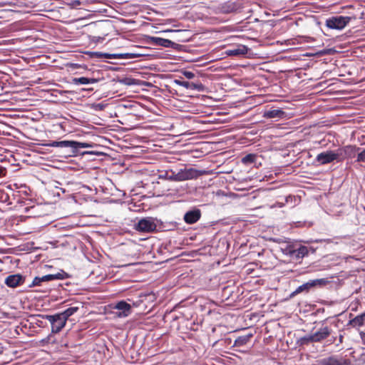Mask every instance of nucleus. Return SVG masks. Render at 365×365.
Masks as SVG:
<instances>
[{
	"instance_id": "f257e3e1",
	"label": "nucleus",
	"mask_w": 365,
	"mask_h": 365,
	"mask_svg": "<svg viewBox=\"0 0 365 365\" xmlns=\"http://www.w3.org/2000/svg\"><path fill=\"white\" fill-rule=\"evenodd\" d=\"M42 145L52 147L65 148L69 150V155L75 156L78 153L80 148H92L93 145L87 143H79L74 140L52 141L43 143Z\"/></svg>"
},
{
	"instance_id": "f03ea898",
	"label": "nucleus",
	"mask_w": 365,
	"mask_h": 365,
	"mask_svg": "<svg viewBox=\"0 0 365 365\" xmlns=\"http://www.w3.org/2000/svg\"><path fill=\"white\" fill-rule=\"evenodd\" d=\"M331 333V329L327 326H322L317 331L306 335L299 339L301 345H307L310 343L321 342L327 339Z\"/></svg>"
},
{
	"instance_id": "7ed1b4c3",
	"label": "nucleus",
	"mask_w": 365,
	"mask_h": 365,
	"mask_svg": "<svg viewBox=\"0 0 365 365\" xmlns=\"http://www.w3.org/2000/svg\"><path fill=\"white\" fill-rule=\"evenodd\" d=\"M158 220L153 217L142 218L135 224L134 228L141 232H153L157 229Z\"/></svg>"
},
{
	"instance_id": "20e7f679",
	"label": "nucleus",
	"mask_w": 365,
	"mask_h": 365,
	"mask_svg": "<svg viewBox=\"0 0 365 365\" xmlns=\"http://www.w3.org/2000/svg\"><path fill=\"white\" fill-rule=\"evenodd\" d=\"M38 317L48 320L51 324V332L53 334L60 332L67 322L59 313L54 315H38Z\"/></svg>"
},
{
	"instance_id": "39448f33",
	"label": "nucleus",
	"mask_w": 365,
	"mask_h": 365,
	"mask_svg": "<svg viewBox=\"0 0 365 365\" xmlns=\"http://www.w3.org/2000/svg\"><path fill=\"white\" fill-rule=\"evenodd\" d=\"M327 282L325 279H313L310 280L300 286H299L294 292H292L289 297L293 298L298 294L305 292L307 293L310 291V289L314 287L317 286H322L325 284Z\"/></svg>"
},
{
	"instance_id": "423d86ee",
	"label": "nucleus",
	"mask_w": 365,
	"mask_h": 365,
	"mask_svg": "<svg viewBox=\"0 0 365 365\" xmlns=\"http://www.w3.org/2000/svg\"><path fill=\"white\" fill-rule=\"evenodd\" d=\"M349 16H336L326 20V26L331 29L341 30L344 29L350 21Z\"/></svg>"
},
{
	"instance_id": "0eeeda50",
	"label": "nucleus",
	"mask_w": 365,
	"mask_h": 365,
	"mask_svg": "<svg viewBox=\"0 0 365 365\" xmlns=\"http://www.w3.org/2000/svg\"><path fill=\"white\" fill-rule=\"evenodd\" d=\"M67 274L61 271V272H58L57 274H46L43 277H36L31 284L29 285V287H33L36 286L41 285L43 282L52 281L54 279H63L67 277Z\"/></svg>"
},
{
	"instance_id": "6e6552de",
	"label": "nucleus",
	"mask_w": 365,
	"mask_h": 365,
	"mask_svg": "<svg viewBox=\"0 0 365 365\" xmlns=\"http://www.w3.org/2000/svg\"><path fill=\"white\" fill-rule=\"evenodd\" d=\"M308 248L305 246H300L297 249L288 247L284 250L286 255H288L292 259L299 260L308 255Z\"/></svg>"
},
{
	"instance_id": "1a4fd4ad",
	"label": "nucleus",
	"mask_w": 365,
	"mask_h": 365,
	"mask_svg": "<svg viewBox=\"0 0 365 365\" xmlns=\"http://www.w3.org/2000/svg\"><path fill=\"white\" fill-rule=\"evenodd\" d=\"M350 361L343 357L331 356L320 359L318 365H350Z\"/></svg>"
},
{
	"instance_id": "9d476101",
	"label": "nucleus",
	"mask_w": 365,
	"mask_h": 365,
	"mask_svg": "<svg viewBox=\"0 0 365 365\" xmlns=\"http://www.w3.org/2000/svg\"><path fill=\"white\" fill-rule=\"evenodd\" d=\"M178 182L195 179L199 176V171L194 168L180 169L176 172Z\"/></svg>"
},
{
	"instance_id": "9b49d317",
	"label": "nucleus",
	"mask_w": 365,
	"mask_h": 365,
	"mask_svg": "<svg viewBox=\"0 0 365 365\" xmlns=\"http://www.w3.org/2000/svg\"><path fill=\"white\" fill-rule=\"evenodd\" d=\"M115 309L118 310L115 313L116 316L120 318L126 317L131 313V306L125 301L118 302L114 307Z\"/></svg>"
},
{
	"instance_id": "f8f14e48",
	"label": "nucleus",
	"mask_w": 365,
	"mask_h": 365,
	"mask_svg": "<svg viewBox=\"0 0 365 365\" xmlns=\"http://www.w3.org/2000/svg\"><path fill=\"white\" fill-rule=\"evenodd\" d=\"M339 154L334 151L323 152L317 155L316 160L321 165L333 162L338 158Z\"/></svg>"
},
{
	"instance_id": "ddd939ff",
	"label": "nucleus",
	"mask_w": 365,
	"mask_h": 365,
	"mask_svg": "<svg viewBox=\"0 0 365 365\" xmlns=\"http://www.w3.org/2000/svg\"><path fill=\"white\" fill-rule=\"evenodd\" d=\"M25 278L20 274H11L6 277L5 284L9 287H16L24 283Z\"/></svg>"
},
{
	"instance_id": "4468645a",
	"label": "nucleus",
	"mask_w": 365,
	"mask_h": 365,
	"mask_svg": "<svg viewBox=\"0 0 365 365\" xmlns=\"http://www.w3.org/2000/svg\"><path fill=\"white\" fill-rule=\"evenodd\" d=\"M201 217V212L198 209H195L187 212L184 215V220L187 224H193L197 222Z\"/></svg>"
},
{
	"instance_id": "2eb2a0df",
	"label": "nucleus",
	"mask_w": 365,
	"mask_h": 365,
	"mask_svg": "<svg viewBox=\"0 0 365 365\" xmlns=\"http://www.w3.org/2000/svg\"><path fill=\"white\" fill-rule=\"evenodd\" d=\"M248 51L247 46L244 45H237L233 48L227 49L225 53L229 56H240L245 55Z\"/></svg>"
},
{
	"instance_id": "dca6fc26",
	"label": "nucleus",
	"mask_w": 365,
	"mask_h": 365,
	"mask_svg": "<svg viewBox=\"0 0 365 365\" xmlns=\"http://www.w3.org/2000/svg\"><path fill=\"white\" fill-rule=\"evenodd\" d=\"M150 41L154 45L160 46L165 48L172 47L173 45L174 44V43L172 41L166 38H163L160 37H151Z\"/></svg>"
},
{
	"instance_id": "f3484780",
	"label": "nucleus",
	"mask_w": 365,
	"mask_h": 365,
	"mask_svg": "<svg viewBox=\"0 0 365 365\" xmlns=\"http://www.w3.org/2000/svg\"><path fill=\"white\" fill-rule=\"evenodd\" d=\"M349 324L353 327H360L365 325V312L350 320Z\"/></svg>"
},
{
	"instance_id": "a211bd4d",
	"label": "nucleus",
	"mask_w": 365,
	"mask_h": 365,
	"mask_svg": "<svg viewBox=\"0 0 365 365\" xmlns=\"http://www.w3.org/2000/svg\"><path fill=\"white\" fill-rule=\"evenodd\" d=\"M72 82L75 85H85L89 83H95L98 82L96 78H90L86 77L74 78L72 79Z\"/></svg>"
},
{
	"instance_id": "6ab92c4d",
	"label": "nucleus",
	"mask_w": 365,
	"mask_h": 365,
	"mask_svg": "<svg viewBox=\"0 0 365 365\" xmlns=\"http://www.w3.org/2000/svg\"><path fill=\"white\" fill-rule=\"evenodd\" d=\"M284 115V112L279 109H273L265 111L264 117L267 118H282Z\"/></svg>"
},
{
	"instance_id": "aec40b11",
	"label": "nucleus",
	"mask_w": 365,
	"mask_h": 365,
	"mask_svg": "<svg viewBox=\"0 0 365 365\" xmlns=\"http://www.w3.org/2000/svg\"><path fill=\"white\" fill-rule=\"evenodd\" d=\"M237 10V6L235 3L227 2L222 4L220 7V11L224 14H230L235 12Z\"/></svg>"
},
{
	"instance_id": "412c9836",
	"label": "nucleus",
	"mask_w": 365,
	"mask_h": 365,
	"mask_svg": "<svg viewBox=\"0 0 365 365\" xmlns=\"http://www.w3.org/2000/svg\"><path fill=\"white\" fill-rule=\"evenodd\" d=\"M105 56L110 58H115V59H128L132 58L135 56L133 53H113V54H105Z\"/></svg>"
},
{
	"instance_id": "4be33fe9",
	"label": "nucleus",
	"mask_w": 365,
	"mask_h": 365,
	"mask_svg": "<svg viewBox=\"0 0 365 365\" xmlns=\"http://www.w3.org/2000/svg\"><path fill=\"white\" fill-rule=\"evenodd\" d=\"M78 310V307H72L66 309L63 312L59 313L62 317H63L66 321L69 318V317L74 314Z\"/></svg>"
},
{
	"instance_id": "5701e85b",
	"label": "nucleus",
	"mask_w": 365,
	"mask_h": 365,
	"mask_svg": "<svg viewBox=\"0 0 365 365\" xmlns=\"http://www.w3.org/2000/svg\"><path fill=\"white\" fill-rule=\"evenodd\" d=\"M256 157L255 154L250 153L242 158V163L245 165L251 164L255 161Z\"/></svg>"
},
{
	"instance_id": "b1692460",
	"label": "nucleus",
	"mask_w": 365,
	"mask_h": 365,
	"mask_svg": "<svg viewBox=\"0 0 365 365\" xmlns=\"http://www.w3.org/2000/svg\"><path fill=\"white\" fill-rule=\"evenodd\" d=\"M249 340L248 336H240L235 341V346H243L247 344Z\"/></svg>"
},
{
	"instance_id": "393cba45",
	"label": "nucleus",
	"mask_w": 365,
	"mask_h": 365,
	"mask_svg": "<svg viewBox=\"0 0 365 365\" xmlns=\"http://www.w3.org/2000/svg\"><path fill=\"white\" fill-rule=\"evenodd\" d=\"M190 89H191V90H197L198 91H203L204 89H205V86L201 83H193V82H191Z\"/></svg>"
},
{
	"instance_id": "a878e982",
	"label": "nucleus",
	"mask_w": 365,
	"mask_h": 365,
	"mask_svg": "<svg viewBox=\"0 0 365 365\" xmlns=\"http://www.w3.org/2000/svg\"><path fill=\"white\" fill-rule=\"evenodd\" d=\"M170 175L168 174V177H167L168 180H169L170 181L178 182L176 172L173 171V170H170Z\"/></svg>"
},
{
	"instance_id": "bb28decb",
	"label": "nucleus",
	"mask_w": 365,
	"mask_h": 365,
	"mask_svg": "<svg viewBox=\"0 0 365 365\" xmlns=\"http://www.w3.org/2000/svg\"><path fill=\"white\" fill-rule=\"evenodd\" d=\"M176 83L180 85V86H182L186 88H188L190 89V83L191 82H188V81H175Z\"/></svg>"
},
{
	"instance_id": "cd10ccee",
	"label": "nucleus",
	"mask_w": 365,
	"mask_h": 365,
	"mask_svg": "<svg viewBox=\"0 0 365 365\" xmlns=\"http://www.w3.org/2000/svg\"><path fill=\"white\" fill-rule=\"evenodd\" d=\"M183 75L187 79H192L195 76V75L193 72L189 71H185L183 72Z\"/></svg>"
},
{
	"instance_id": "c85d7f7f",
	"label": "nucleus",
	"mask_w": 365,
	"mask_h": 365,
	"mask_svg": "<svg viewBox=\"0 0 365 365\" xmlns=\"http://www.w3.org/2000/svg\"><path fill=\"white\" fill-rule=\"evenodd\" d=\"M365 160V149L358 154L357 161L361 162Z\"/></svg>"
},
{
	"instance_id": "c756f323",
	"label": "nucleus",
	"mask_w": 365,
	"mask_h": 365,
	"mask_svg": "<svg viewBox=\"0 0 365 365\" xmlns=\"http://www.w3.org/2000/svg\"><path fill=\"white\" fill-rule=\"evenodd\" d=\"M86 154H93V155H100L102 154V152L98 151V150H91V151H86V152L82 153V155H86Z\"/></svg>"
},
{
	"instance_id": "7c9ffc66",
	"label": "nucleus",
	"mask_w": 365,
	"mask_h": 365,
	"mask_svg": "<svg viewBox=\"0 0 365 365\" xmlns=\"http://www.w3.org/2000/svg\"><path fill=\"white\" fill-rule=\"evenodd\" d=\"M6 170L2 166L0 165V178L5 175Z\"/></svg>"
},
{
	"instance_id": "2f4dec72",
	"label": "nucleus",
	"mask_w": 365,
	"mask_h": 365,
	"mask_svg": "<svg viewBox=\"0 0 365 365\" xmlns=\"http://www.w3.org/2000/svg\"><path fill=\"white\" fill-rule=\"evenodd\" d=\"M342 341H343V335H339V343H342Z\"/></svg>"
},
{
	"instance_id": "473e14b6",
	"label": "nucleus",
	"mask_w": 365,
	"mask_h": 365,
	"mask_svg": "<svg viewBox=\"0 0 365 365\" xmlns=\"http://www.w3.org/2000/svg\"><path fill=\"white\" fill-rule=\"evenodd\" d=\"M36 324L38 325V327H41V324H39L38 322H37Z\"/></svg>"
}]
</instances>
